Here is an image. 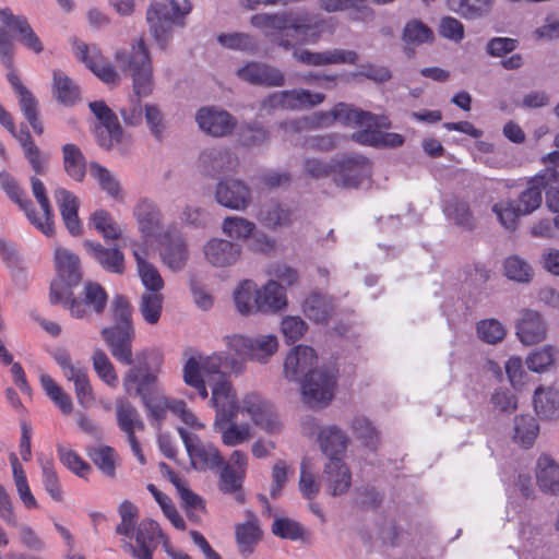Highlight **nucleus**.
Here are the masks:
<instances>
[{"mask_svg":"<svg viewBox=\"0 0 559 559\" xmlns=\"http://www.w3.org/2000/svg\"><path fill=\"white\" fill-rule=\"evenodd\" d=\"M433 39L432 29L419 20L408 21L403 28L402 40L405 44V52L409 58L414 56L415 47L431 43Z\"/></svg>","mask_w":559,"mask_h":559,"instance_id":"42","label":"nucleus"},{"mask_svg":"<svg viewBox=\"0 0 559 559\" xmlns=\"http://www.w3.org/2000/svg\"><path fill=\"white\" fill-rule=\"evenodd\" d=\"M84 247L107 271L122 272L123 255L118 249H105L99 243L90 240L84 241Z\"/></svg>","mask_w":559,"mask_h":559,"instance_id":"50","label":"nucleus"},{"mask_svg":"<svg viewBox=\"0 0 559 559\" xmlns=\"http://www.w3.org/2000/svg\"><path fill=\"white\" fill-rule=\"evenodd\" d=\"M238 166L239 159L237 155L225 147L206 148L199 157L201 173L211 178L222 174L234 173Z\"/></svg>","mask_w":559,"mask_h":559,"instance_id":"23","label":"nucleus"},{"mask_svg":"<svg viewBox=\"0 0 559 559\" xmlns=\"http://www.w3.org/2000/svg\"><path fill=\"white\" fill-rule=\"evenodd\" d=\"M159 212L154 204L142 201V249L160 248L163 262L171 270L183 267L187 261V246L180 235L162 233Z\"/></svg>","mask_w":559,"mask_h":559,"instance_id":"1","label":"nucleus"},{"mask_svg":"<svg viewBox=\"0 0 559 559\" xmlns=\"http://www.w3.org/2000/svg\"><path fill=\"white\" fill-rule=\"evenodd\" d=\"M191 11V4L183 0L180 5L175 0L153 4L146 13V21L157 45L165 49L171 38L173 27L185 25L183 17Z\"/></svg>","mask_w":559,"mask_h":559,"instance_id":"5","label":"nucleus"},{"mask_svg":"<svg viewBox=\"0 0 559 559\" xmlns=\"http://www.w3.org/2000/svg\"><path fill=\"white\" fill-rule=\"evenodd\" d=\"M241 414H247L255 426L267 433H276L282 424L273 406L258 393H247L239 404Z\"/></svg>","mask_w":559,"mask_h":559,"instance_id":"15","label":"nucleus"},{"mask_svg":"<svg viewBox=\"0 0 559 559\" xmlns=\"http://www.w3.org/2000/svg\"><path fill=\"white\" fill-rule=\"evenodd\" d=\"M536 480L546 493L559 495V464L548 454H542L536 463Z\"/></svg>","mask_w":559,"mask_h":559,"instance_id":"39","label":"nucleus"},{"mask_svg":"<svg viewBox=\"0 0 559 559\" xmlns=\"http://www.w3.org/2000/svg\"><path fill=\"white\" fill-rule=\"evenodd\" d=\"M539 433V424L532 415H519L514 418L513 440L522 448L530 449Z\"/></svg>","mask_w":559,"mask_h":559,"instance_id":"48","label":"nucleus"},{"mask_svg":"<svg viewBox=\"0 0 559 559\" xmlns=\"http://www.w3.org/2000/svg\"><path fill=\"white\" fill-rule=\"evenodd\" d=\"M39 381L46 395L64 414L69 415L73 409L71 396L47 373H40Z\"/></svg>","mask_w":559,"mask_h":559,"instance_id":"57","label":"nucleus"},{"mask_svg":"<svg viewBox=\"0 0 559 559\" xmlns=\"http://www.w3.org/2000/svg\"><path fill=\"white\" fill-rule=\"evenodd\" d=\"M74 52L100 81L109 85L118 84L119 74L115 68L105 60L97 46L78 43L74 46Z\"/></svg>","mask_w":559,"mask_h":559,"instance_id":"21","label":"nucleus"},{"mask_svg":"<svg viewBox=\"0 0 559 559\" xmlns=\"http://www.w3.org/2000/svg\"><path fill=\"white\" fill-rule=\"evenodd\" d=\"M83 296L84 299L81 300L74 298L72 294L69 300H63L60 304L67 307L71 316L76 319L86 318L90 314V308L97 314L103 313L108 296L98 283L87 282L83 288Z\"/></svg>","mask_w":559,"mask_h":559,"instance_id":"18","label":"nucleus"},{"mask_svg":"<svg viewBox=\"0 0 559 559\" xmlns=\"http://www.w3.org/2000/svg\"><path fill=\"white\" fill-rule=\"evenodd\" d=\"M443 213L450 223L464 230H473L476 227V218L466 200L456 197L447 200Z\"/></svg>","mask_w":559,"mask_h":559,"instance_id":"40","label":"nucleus"},{"mask_svg":"<svg viewBox=\"0 0 559 559\" xmlns=\"http://www.w3.org/2000/svg\"><path fill=\"white\" fill-rule=\"evenodd\" d=\"M55 265L58 280L51 283L50 301L59 304L70 299L71 288L81 281L80 261L71 251L57 247L55 250Z\"/></svg>","mask_w":559,"mask_h":559,"instance_id":"8","label":"nucleus"},{"mask_svg":"<svg viewBox=\"0 0 559 559\" xmlns=\"http://www.w3.org/2000/svg\"><path fill=\"white\" fill-rule=\"evenodd\" d=\"M217 43L226 49L254 55L259 49L258 40L248 33L231 32L221 33L216 37Z\"/></svg>","mask_w":559,"mask_h":559,"instance_id":"54","label":"nucleus"},{"mask_svg":"<svg viewBox=\"0 0 559 559\" xmlns=\"http://www.w3.org/2000/svg\"><path fill=\"white\" fill-rule=\"evenodd\" d=\"M300 381L305 403L312 408L324 407L334 396L336 370L333 367L316 368Z\"/></svg>","mask_w":559,"mask_h":559,"instance_id":"9","label":"nucleus"},{"mask_svg":"<svg viewBox=\"0 0 559 559\" xmlns=\"http://www.w3.org/2000/svg\"><path fill=\"white\" fill-rule=\"evenodd\" d=\"M0 21L11 31L20 34L21 43L36 53H40L44 49L39 37L35 34L26 17L14 15L10 9L0 10Z\"/></svg>","mask_w":559,"mask_h":559,"instance_id":"35","label":"nucleus"},{"mask_svg":"<svg viewBox=\"0 0 559 559\" xmlns=\"http://www.w3.org/2000/svg\"><path fill=\"white\" fill-rule=\"evenodd\" d=\"M215 430L221 435L222 442L227 447L242 444L251 438L248 425H237L234 419H215Z\"/></svg>","mask_w":559,"mask_h":559,"instance_id":"46","label":"nucleus"},{"mask_svg":"<svg viewBox=\"0 0 559 559\" xmlns=\"http://www.w3.org/2000/svg\"><path fill=\"white\" fill-rule=\"evenodd\" d=\"M144 530L147 537L142 535V559H153L152 550L158 545H162L165 552L173 559H192L188 554L173 549L169 540L163 534L156 522L146 521L144 523Z\"/></svg>","mask_w":559,"mask_h":559,"instance_id":"32","label":"nucleus"},{"mask_svg":"<svg viewBox=\"0 0 559 559\" xmlns=\"http://www.w3.org/2000/svg\"><path fill=\"white\" fill-rule=\"evenodd\" d=\"M118 425L121 431L127 436L133 453L140 457V445L135 437L138 426L136 408L129 403L121 402L117 407Z\"/></svg>","mask_w":559,"mask_h":559,"instance_id":"47","label":"nucleus"},{"mask_svg":"<svg viewBox=\"0 0 559 559\" xmlns=\"http://www.w3.org/2000/svg\"><path fill=\"white\" fill-rule=\"evenodd\" d=\"M195 120L202 131L212 136H225L236 127V119L226 110L203 107L198 110Z\"/></svg>","mask_w":559,"mask_h":559,"instance_id":"28","label":"nucleus"},{"mask_svg":"<svg viewBox=\"0 0 559 559\" xmlns=\"http://www.w3.org/2000/svg\"><path fill=\"white\" fill-rule=\"evenodd\" d=\"M259 219L270 228L288 226L293 222V212L275 202L264 204L259 213Z\"/></svg>","mask_w":559,"mask_h":559,"instance_id":"58","label":"nucleus"},{"mask_svg":"<svg viewBox=\"0 0 559 559\" xmlns=\"http://www.w3.org/2000/svg\"><path fill=\"white\" fill-rule=\"evenodd\" d=\"M325 99L322 93L306 88L278 91L267 95L261 103L263 109L300 110L320 105Z\"/></svg>","mask_w":559,"mask_h":559,"instance_id":"12","label":"nucleus"},{"mask_svg":"<svg viewBox=\"0 0 559 559\" xmlns=\"http://www.w3.org/2000/svg\"><path fill=\"white\" fill-rule=\"evenodd\" d=\"M219 474L218 486L225 493H235L240 500V489L248 468V456L246 453L235 450L228 461L223 463Z\"/></svg>","mask_w":559,"mask_h":559,"instance_id":"19","label":"nucleus"},{"mask_svg":"<svg viewBox=\"0 0 559 559\" xmlns=\"http://www.w3.org/2000/svg\"><path fill=\"white\" fill-rule=\"evenodd\" d=\"M52 357L61 368L63 377L72 382L73 386L88 378L87 369L80 362H74L67 350L58 349Z\"/></svg>","mask_w":559,"mask_h":559,"instance_id":"59","label":"nucleus"},{"mask_svg":"<svg viewBox=\"0 0 559 559\" xmlns=\"http://www.w3.org/2000/svg\"><path fill=\"white\" fill-rule=\"evenodd\" d=\"M109 317L114 325L102 329L100 334L109 347L112 356L124 365L132 364L131 345L133 340V325L131 306L126 297L117 295L109 308Z\"/></svg>","mask_w":559,"mask_h":559,"instance_id":"3","label":"nucleus"},{"mask_svg":"<svg viewBox=\"0 0 559 559\" xmlns=\"http://www.w3.org/2000/svg\"><path fill=\"white\" fill-rule=\"evenodd\" d=\"M215 200L224 207L245 211L251 203V190L240 179L225 178L217 182Z\"/></svg>","mask_w":559,"mask_h":559,"instance_id":"20","label":"nucleus"},{"mask_svg":"<svg viewBox=\"0 0 559 559\" xmlns=\"http://www.w3.org/2000/svg\"><path fill=\"white\" fill-rule=\"evenodd\" d=\"M226 346L238 356L265 364L277 352L278 341L273 334L252 337L237 334L226 337Z\"/></svg>","mask_w":559,"mask_h":559,"instance_id":"10","label":"nucleus"},{"mask_svg":"<svg viewBox=\"0 0 559 559\" xmlns=\"http://www.w3.org/2000/svg\"><path fill=\"white\" fill-rule=\"evenodd\" d=\"M163 355L158 349H152L142 355V389L155 384L160 371ZM142 400L153 425L159 426L168 412L174 413V405L178 400L168 399L158 388L153 392L143 394Z\"/></svg>","mask_w":559,"mask_h":559,"instance_id":"4","label":"nucleus"},{"mask_svg":"<svg viewBox=\"0 0 559 559\" xmlns=\"http://www.w3.org/2000/svg\"><path fill=\"white\" fill-rule=\"evenodd\" d=\"M206 261L215 267L235 264L241 255V247L225 239L213 238L204 246Z\"/></svg>","mask_w":559,"mask_h":559,"instance_id":"31","label":"nucleus"},{"mask_svg":"<svg viewBox=\"0 0 559 559\" xmlns=\"http://www.w3.org/2000/svg\"><path fill=\"white\" fill-rule=\"evenodd\" d=\"M142 285L150 292L142 296V316L146 322L154 324L159 320L163 307L164 281L158 270L142 260Z\"/></svg>","mask_w":559,"mask_h":559,"instance_id":"13","label":"nucleus"},{"mask_svg":"<svg viewBox=\"0 0 559 559\" xmlns=\"http://www.w3.org/2000/svg\"><path fill=\"white\" fill-rule=\"evenodd\" d=\"M371 174L370 163L360 155L348 156L337 162L334 181L345 188L359 186Z\"/></svg>","mask_w":559,"mask_h":559,"instance_id":"25","label":"nucleus"},{"mask_svg":"<svg viewBox=\"0 0 559 559\" xmlns=\"http://www.w3.org/2000/svg\"><path fill=\"white\" fill-rule=\"evenodd\" d=\"M88 173L102 191L115 200L123 199V191L117 177L106 167L96 162L88 165Z\"/></svg>","mask_w":559,"mask_h":559,"instance_id":"45","label":"nucleus"},{"mask_svg":"<svg viewBox=\"0 0 559 559\" xmlns=\"http://www.w3.org/2000/svg\"><path fill=\"white\" fill-rule=\"evenodd\" d=\"M503 270L509 280L518 283H528L533 277L532 266L519 255L507 258Z\"/></svg>","mask_w":559,"mask_h":559,"instance_id":"64","label":"nucleus"},{"mask_svg":"<svg viewBox=\"0 0 559 559\" xmlns=\"http://www.w3.org/2000/svg\"><path fill=\"white\" fill-rule=\"evenodd\" d=\"M495 0H445L447 8L466 20H476L487 14Z\"/></svg>","mask_w":559,"mask_h":559,"instance_id":"51","label":"nucleus"},{"mask_svg":"<svg viewBox=\"0 0 559 559\" xmlns=\"http://www.w3.org/2000/svg\"><path fill=\"white\" fill-rule=\"evenodd\" d=\"M518 209L515 201L510 199H502L491 206L499 224L509 231L515 230L519 217L523 215Z\"/></svg>","mask_w":559,"mask_h":559,"instance_id":"60","label":"nucleus"},{"mask_svg":"<svg viewBox=\"0 0 559 559\" xmlns=\"http://www.w3.org/2000/svg\"><path fill=\"white\" fill-rule=\"evenodd\" d=\"M353 433L360 439L366 447L374 450L379 443L378 430L372 423L364 415H357L350 423Z\"/></svg>","mask_w":559,"mask_h":559,"instance_id":"62","label":"nucleus"},{"mask_svg":"<svg viewBox=\"0 0 559 559\" xmlns=\"http://www.w3.org/2000/svg\"><path fill=\"white\" fill-rule=\"evenodd\" d=\"M63 169L75 181L81 182L86 174V160L81 150L74 144L62 146Z\"/></svg>","mask_w":559,"mask_h":559,"instance_id":"53","label":"nucleus"},{"mask_svg":"<svg viewBox=\"0 0 559 559\" xmlns=\"http://www.w3.org/2000/svg\"><path fill=\"white\" fill-rule=\"evenodd\" d=\"M378 128L356 131L352 134V139L359 144L376 147H397L404 143V138L401 134L382 132Z\"/></svg>","mask_w":559,"mask_h":559,"instance_id":"43","label":"nucleus"},{"mask_svg":"<svg viewBox=\"0 0 559 559\" xmlns=\"http://www.w3.org/2000/svg\"><path fill=\"white\" fill-rule=\"evenodd\" d=\"M286 307V292L277 281L270 280L261 288H258L259 313H276Z\"/></svg>","mask_w":559,"mask_h":559,"instance_id":"36","label":"nucleus"},{"mask_svg":"<svg viewBox=\"0 0 559 559\" xmlns=\"http://www.w3.org/2000/svg\"><path fill=\"white\" fill-rule=\"evenodd\" d=\"M120 523L116 534L120 537V547L134 559H140V527H136L138 507L130 501H123L118 509Z\"/></svg>","mask_w":559,"mask_h":559,"instance_id":"17","label":"nucleus"},{"mask_svg":"<svg viewBox=\"0 0 559 559\" xmlns=\"http://www.w3.org/2000/svg\"><path fill=\"white\" fill-rule=\"evenodd\" d=\"M317 355L312 347L298 345L286 356L284 361V376L289 381H300L314 371Z\"/></svg>","mask_w":559,"mask_h":559,"instance_id":"26","label":"nucleus"},{"mask_svg":"<svg viewBox=\"0 0 559 559\" xmlns=\"http://www.w3.org/2000/svg\"><path fill=\"white\" fill-rule=\"evenodd\" d=\"M250 23L266 36L292 29L300 37V44L317 43L322 32V21L307 11L258 13L251 16Z\"/></svg>","mask_w":559,"mask_h":559,"instance_id":"2","label":"nucleus"},{"mask_svg":"<svg viewBox=\"0 0 559 559\" xmlns=\"http://www.w3.org/2000/svg\"><path fill=\"white\" fill-rule=\"evenodd\" d=\"M234 301L237 311L242 316L259 313L257 284L251 280L241 281L234 290Z\"/></svg>","mask_w":559,"mask_h":559,"instance_id":"44","label":"nucleus"},{"mask_svg":"<svg viewBox=\"0 0 559 559\" xmlns=\"http://www.w3.org/2000/svg\"><path fill=\"white\" fill-rule=\"evenodd\" d=\"M293 57L296 61L311 67H325L331 64H356L358 53L347 49H329L324 51H311L295 48Z\"/></svg>","mask_w":559,"mask_h":559,"instance_id":"22","label":"nucleus"},{"mask_svg":"<svg viewBox=\"0 0 559 559\" xmlns=\"http://www.w3.org/2000/svg\"><path fill=\"white\" fill-rule=\"evenodd\" d=\"M331 115L334 121L347 127L361 128V130L386 126V118L378 117L369 111L360 110L344 103L335 105L331 110Z\"/></svg>","mask_w":559,"mask_h":559,"instance_id":"29","label":"nucleus"},{"mask_svg":"<svg viewBox=\"0 0 559 559\" xmlns=\"http://www.w3.org/2000/svg\"><path fill=\"white\" fill-rule=\"evenodd\" d=\"M9 460L12 466L13 479L20 500L26 509H36L38 507L37 500L31 491L25 472L19 462L16 454L11 453Z\"/></svg>","mask_w":559,"mask_h":559,"instance_id":"55","label":"nucleus"},{"mask_svg":"<svg viewBox=\"0 0 559 559\" xmlns=\"http://www.w3.org/2000/svg\"><path fill=\"white\" fill-rule=\"evenodd\" d=\"M323 480L332 496L344 495L350 487L352 474L342 457L330 460L324 466Z\"/></svg>","mask_w":559,"mask_h":559,"instance_id":"33","label":"nucleus"},{"mask_svg":"<svg viewBox=\"0 0 559 559\" xmlns=\"http://www.w3.org/2000/svg\"><path fill=\"white\" fill-rule=\"evenodd\" d=\"M559 181V173L554 167H547L536 174L527 181V187L520 193L518 201V211L523 215H528L536 211L543 201V191L549 190L554 183Z\"/></svg>","mask_w":559,"mask_h":559,"instance_id":"14","label":"nucleus"},{"mask_svg":"<svg viewBox=\"0 0 559 559\" xmlns=\"http://www.w3.org/2000/svg\"><path fill=\"white\" fill-rule=\"evenodd\" d=\"M88 456L93 463L109 477L115 476L116 469V452L112 448L107 445H97L90 448Z\"/></svg>","mask_w":559,"mask_h":559,"instance_id":"63","label":"nucleus"},{"mask_svg":"<svg viewBox=\"0 0 559 559\" xmlns=\"http://www.w3.org/2000/svg\"><path fill=\"white\" fill-rule=\"evenodd\" d=\"M90 109L102 124V127L96 129L99 144L104 147H109L111 140L116 139L120 133L117 117L103 100L90 103Z\"/></svg>","mask_w":559,"mask_h":559,"instance_id":"34","label":"nucleus"},{"mask_svg":"<svg viewBox=\"0 0 559 559\" xmlns=\"http://www.w3.org/2000/svg\"><path fill=\"white\" fill-rule=\"evenodd\" d=\"M224 361L223 353H213L210 356L190 357L183 367V380L186 384L194 388L202 399H206L209 393L205 381L214 383L226 377L221 371Z\"/></svg>","mask_w":559,"mask_h":559,"instance_id":"6","label":"nucleus"},{"mask_svg":"<svg viewBox=\"0 0 559 559\" xmlns=\"http://www.w3.org/2000/svg\"><path fill=\"white\" fill-rule=\"evenodd\" d=\"M16 140L22 146L24 156L32 166V169L37 175L44 174L46 169L47 158L32 140L31 133L26 127L22 126L20 128Z\"/></svg>","mask_w":559,"mask_h":559,"instance_id":"52","label":"nucleus"},{"mask_svg":"<svg viewBox=\"0 0 559 559\" xmlns=\"http://www.w3.org/2000/svg\"><path fill=\"white\" fill-rule=\"evenodd\" d=\"M32 192L37 203L39 204L43 216H38L32 207V202L23 197V205L21 209L24 211L28 221L45 236L51 237L55 234L53 225V212L50 201L46 193V188L41 180L33 177L32 180Z\"/></svg>","mask_w":559,"mask_h":559,"instance_id":"16","label":"nucleus"},{"mask_svg":"<svg viewBox=\"0 0 559 559\" xmlns=\"http://www.w3.org/2000/svg\"><path fill=\"white\" fill-rule=\"evenodd\" d=\"M515 328L519 340L525 345L538 344L547 335V326L542 314L530 309L521 312Z\"/></svg>","mask_w":559,"mask_h":559,"instance_id":"30","label":"nucleus"},{"mask_svg":"<svg viewBox=\"0 0 559 559\" xmlns=\"http://www.w3.org/2000/svg\"><path fill=\"white\" fill-rule=\"evenodd\" d=\"M348 441L346 432L336 425L321 427L318 435L319 447L330 460L342 457Z\"/></svg>","mask_w":559,"mask_h":559,"instance_id":"37","label":"nucleus"},{"mask_svg":"<svg viewBox=\"0 0 559 559\" xmlns=\"http://www.w3.org/2000/svg\"><path fill=\"white\" fill-rule=\"evenodd\" d=\"M260 539L261 531L255 520L236 526V540L242 556H250Z\"/></svg>","mask_w":559,"mask_h":559,"instance_id":"56","label":"nucleus"},{"mask_svg":"<svg viewBox=\"0 0 559 559\" xmlns=\"http://www.w3.org/2000/svg\"><path fill=\"white\" fill-rule=\"evenodd\" d=\"M177 431L185 444L191 465L197 471L217 469L224 459L219 450L212 443L202 442L197 435L188 432L185 428L178 427Z\"/></svg>","mask_w":559,"mask_h":559,"instance_id":"11","label":"nucleus"},{"mask_svg":"<svg viewBox=\"0 0 559 559\" xmlns=\"http://www.w3.org/2000/svg\"><path fill=\"white\" fill-rule=\"evenodd\" d=\"M55 199L67 229L73 236L79 235L81 233V223L78 216L79 199L64 188L55 190Z\"/></svg>","mask_w":559,"mask_h":559,"instance_id":"38","label":"nucleus"},{"mask_svg":"<svg viewBox=\"0 0 559 559\" xmlns=\"http://www.w3.org/2000/svg\"><path fill=\"white\" fill-rule=\"evenodd\" d=\"M211 403L216 409L215 419H235L240 411L236 391L226 377L213 384Z\"/></svg>","mask_w":559,"mask_h":559,"instance_id":"27","label":"nucleus"},{"mask_svg":"<svg viewBox=\"0 0 559 559\" xmlns=\"http://www.w3.org/2000/svg\"><path fill=\"white\" fill-rule=\"evenodd\" d=\"M117 67L124 76L133 80V92L135 98H139L140 86V39H133L129 48L118 49L115 55ZM139 99H130V104L120 109L123 121L130 126H136L140 122V111L138 109Z\"/></svg>","mask_w":559,"mask_h":559,"instance_id":"7","label":"nucleus"},{"mask_svg":"<svg viewBox=\"0 0 559 559\" xmlns=\"http://www.w3.org/2000/svg\"><path fill=\"white\" fill-rule=\"evenodd\" d=\"M236 75L251 85L283 86L285 75L283 72L264 62L249 61L236 71Z\"/></svg>","mask_w":559,"mask_h":559,"instance_id":"24","label":"nucleus"},{"mask_svg":"<svg viewBox=\"0 0 559 559\" xmlns=\"http://www.w3.org/2000/svg\"><path fill=\"white\" fill-rule=\"evenodd\" d=\"M533 405L542 419H557L559 417V391L552 386H538L534 392Z\"/></svg>","mask_w":559,"mask_h":559,"instance_id":"41","label":"nucleus"},{"mask_svg":"<svg viewBox=\"0 0 559 559\" xmlns=\"http://www.w3.org/2000/svg\"><path fill=\"white\" fill-rule=\"evenodd\" d=\"M52 76L56 98L64 105L74 104L80 95L79 87L64 72L60 70H55Z\"/></svg>","mask_w":559,"mask_h":559,"instance_id":"61","label":"nucleus"},{"mask_svg":"<svg viewBox=\"0 0 559 559\" xmlns=\"http://www.w3.org/2000/svg\"><path fill=\"white\" fill-rule=\"evenodd\" d=\"M334 310L332 299L325 295L313 293L302 304L306 317L314 322H326Z\"/></svg>","mask_w":559,"mask_h":559,"instance_id":"49","label":"nucleus"}]
</instances>
